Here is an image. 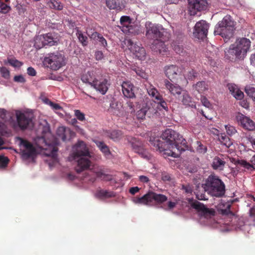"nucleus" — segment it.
Segmentation results:
<instances>
[{"label": "nucleus", "mask_w": 255, "mask_h": 255, "mask_svg": "<svg viewBox=\"0 0 255 255\" xmlns=\"http://www.w3.org/2000/svg\"><path fill=\"white\" fill-rule=\"evenodd\" d=\"M17 140L19 141L20 152L23 160L34 161L36 155L39 153L48 157L45 160L50 167L58 162L56 147L58 143L56 141L53 143H48L43 137H37L34 139L35 146H33L30 142L21 138L17 137Z\"/></svg>", "instance_id": "nucleus-1"}, {"label": "nucleus", "mask_w": 255, "mask_h": 255, "mask_svg": "<svg viewBox=\"0 0 255 255\" xmlns=\"http://www.w3.org/2000/svg\"><path fill=\"white\" fill-rule=\"evenodd\" d=\"M161 137L164 142L161 141L158 137H150L149 142L163 154L177 157L185 149L180 147L179 144L186 147V141L182 135L171 129H166L162 134Z\"/></svg>", "instance_id": "nucleus-2"}, {"label": "nucleus", "mask_w": 255, "mask_h": 255, "mask_svg": "<svg viewBox=\"0 0 255 255\" xmlns=\"http://www.w3.org/2000/svg\"><path fill=\"white\" fill-rule=\"evenodd\" d=\"M90 153L85 143L82 141H79L73 146V152L70 155L69 159L77 161V165L75 170L79 173L90 166Z\"/></svg>", "instance_id": "nucleus-3"}, {"label": "nucleus", "mask_w": 255, "mask_h": 255, "mask_svg": "<svg viewBox=\"0 0 255 255\" xmlns=\"http://www.w3.org/2000/svg\"><path fill=\"white\" fill-rule=\"evenodd\" d=\"M251 46L250 40L246 38L238 39L225 51V56L229 59L235 57L237 59H243Z\"/></svg>", "instance_id": "nucleus-4"}, {"label": "nucleus", "mask_w": 255, "mask_h": 255, "mask_svg": "<svg viewBox=\"0 0 255 255\" xmlns=\"http://www.w3.org/2000/svg\"><path fill=\"white\" fill-rule=\"evenodd\" d=\"M145 27L147 37L154 40L152 48L158 50L160 53L164 54L163 53L166 52L167 48L164 42L158 40V38L161 37L162 35V33L161 31L162 29L150 22H146Z\"/></svg>", "instance_id": "nucleus-5"}, {"label": "nucleus", "mask_w": 255, "mask_h": 255, "mask_svg": "<svg viewBox=\"0 0 255 255\" xmlns=\"http://www.w3.org/2000/svg\"><path fill=\"white\" fill-rule=\"evenodd\" d=\"M204 190L211 196L220 197L225 193V185L224 182L216 175H210L202 184Z\"/></svg>", "instance_id": "nucleus-6"}, {"label": "nucleus", "mask_w": 255, "mask_h": 255, "mask_svg": "<svg viewBox=\"0 0 255 255\" xmlns=\"http://www.w3.org/2000/svg\"><path fill=\"white\" fill-rule=\"evenodd\" d=\"M235 22L229 15L225 16L223 19L219 21L215 27L214 33L216 35H221L226 39H230L233 35Z\"/></svg>", "instance_id": "nucleus-7"}, {"label": "nucleus", "mask_w": 255, "mask_h": 255, "mask_svg": "<svg viewBox=\"0 0 255 255\" xmlns=\"http://www.w3.org/2000/svg\"><path fill=\"white\" fill-rule=\"evenodd\" d=\"M167 200L166 196L156 194L154 192H148L141 197H134L132 200L135 204L148 206L154 205L155 203H162Z\"/></svg>", "instance_id": "nucleus-8"}, {"label": "nucleus", "mask_w": 255, "mask_h": 255, "mask_svg": "<svg viewBox=\"0 0 255 255\" xmlns=\"http://www.w3.org/2000/svg\"><path fill=\"white\" fill-rule=\"evenodd\" d=\"M66 58L61 53L59 52L48 54L44 59V64L52 70H57L65 66Z\"/></svg>", "instance_id": "nucleus-9"}, {"label": "nucleus", "mask_w": 255, "mask_h": 255, "mask_svg": "<svg viewBox=\"0 0 255 255\" xmlns=\"http://www.w3.org/2000/svg\"><path fill=\"white\" fill-rule=\"evenodd\" d=\"M12 121L11 116L6 111L0 109V146L4 144L2 136H9L11 134V129L8 126V123ZM0 147V150L3 149Z\"/></svg>", "instance_id": "nucleus-10"}, {"label": "nucleus", "mask_w": 255, "mask_h": 255, "mask_svg": "<svg viewBox=\"0 0 255 255\" xmlns=\"http://www.w3.org/2000/svg\"><path fill=\"white\" fill-rule=\"evenodd\" d=\"M33 118L31 113H21L17 111V126L22 129H30L33 127Z\"/></svg>", "instance_id": "nucleus-11"}, {"label": "nucleus", "mask_w": 255, "mask_h": 255, "mask_svg": "<svg viewBox=\"0 0 255 255\" xmlns=\"http://www.w3.org/2000/svg\"><path fill=\"white\" fill-rule=\"evenodd\" d=\"M148 95L153 98L155 103L158 104V107L162 108L163 109L167 111L168 107L165 101L163 99L162 96L159 93L158 91L153 86L150 85L147 89Z\"/></svg>", "instance_id": "nucleus-12"}, {"label": "nucleus", "mask_w": 255, "mask_h": 255, "mask_svg": "<svg viewBox=\"0 0 255 255\" xmlns=\"http://www.w3.org/2000/svg\"><path fill=\"white\" fill-rule=\"evenodd\" d=\"M126 44L129 50L138 59L144 60L146 57V52L143 47L133 43L130 39L127 40Z\"/></svg>", "instance_id": "nucleus-13"}, {"label": "nucleus", "mask_w": 255, "mask_h": 255, "mask_svg": "<svg viewBox=\"0 0 255 255\" xmlns=\"http://www.w3.org/2000/svg\"><path fill=\"white\" fill-rule=\"evenodd\" d=\"M209 25L205 20H200L196 23L194 26L193 34L198 39H203L206 37Z\"/></svg>", "instance_id": "nucleus-14"}, {"label": "nucleus", "mask_w": 255, "mask_h": 255, "mask_svg": "<svg viewBox=\"0 0 255 255\" xmlns=\"http://www.w3.org/2000/svg\"><path fill=\"white\" fill-rule=\"evenodd\" d=\"M207 4L206 0H188V8L190 15H194L197 11L206 9Z\"/></svg>", "instance_id": "nucleus-15"}, {"label": "nucleus", "mask_w": 255, "mask_h": 255, "mask_svg": "<svg viewBox=\"0 0 255 255\" xmlns=\"http://www.w3.org/2000/svg\"><path fill=\"white\" fill-rule=\"evenodd\" d=\"M238 123L247 130H253L255 128V124L249 117L239 113L236 117Z\"/></svg>", "instance_id": "nucleus-16"}, {"label": "nucleus", "mask_w": 255, "mask_h": 255, "mask_svg": "<svg viewBox=\"0 0 255 255\" xmlns=\"http://www.w3.org/2000/svg\"><path fill=\"white\" fill-rule=\"evenodd\" d=\"M192 206L199 212L201 215L205 218H210L214 215V210L206 208L203 204L198 201L193 202Z\"/></svg>", "instance_id": "nucleus-17"}, {"label": "nucleus", "mask_w": 255, "mask_h": 255, "mask_svg": "<svg viewBox=\"0 0 255 255\" xmlns=\"http://www.w3.org/2000/svg\"><path fill=\"white\" fill-rule=\"evenodd\" d=\"M164 85L171 95L177 98H179L182 91L184 90L179 85L172 83L168 80L164 81Z\"/></svg>", "instance_id": "nucleus-18"}, {"label": "nucleus", "mask_w": 255, "mask_h": 255, "mask_svg": "<svg viewBox=\"0 0 255 255\" xmlns=\"http://www.w3.org/2000/svg\"><path fill=\"white\" fill-rule=\"evenodd\" d=\"M56 134L58 138L63 141L69 140L75 135L74 132L69 128L65 127H59L57 129Z\"/></svg>", "instance_id": "nucleus-19"}, {"label": "nucleus", "mask_w": 255, "mask_h": 255, "mask_svg": "<svg viewBox=\"0 0 255 255\" xmlns=\"http://www.w3.org/2000/svg\"><path fill=\"white\" fill-rule=\"evenodd\" d=\"M91 87H93L97 91H98L102 95H105L108 91V81L106 79H96Z\"/></svg>", "instance_id": "nucleus-20"}, {"label": "nucleus", "mask_w": 255, "mask_h": 255, "mask_svg": "<svg viewBox=\"0 0 255 255\" xmlns=\"http://www.w3.org/2000/svg\"><path fill=\"white\" fill-rule=\"evenodd\" d=\"M166 76L170 80H175L180 73V68L174 65L166 66L164 67Z\"/></svg>", "instance_id": "nucleus-21"}, {"label": "nucleus", "mask_w": 255, "mask_h": 255, "mask_svg": "<svg viewBox=\"0 0 255 255\" xmlns=\"http://www.w3.org/2000/svg\"><path fill=\"white\" fill-rule=\"evenodd\" d=\"M178 98L183 105L191 108H196L195 102L186 90L183 91L179 98Z\"/></svg>", "instance_id": "nucleus-22"}, {"label": "nucleus", "mask_w": 255, "mask_h": 255, "mask_svg": "<svg viewBox=\"0 0 255 255\" xmlns=\"http://www.w3.org/2000/svg\"><path fill=\"white\" fill-rule=\"evenodd\" d=\"M122 87V92L125 97L130 99L135 97V94L133 92L134 86L130 82H124Z\"/></svg>", "instance_id": "nucleus-23"}, {"label": "nucleus", "mask_w": 255, "mask_h": 255, "mask_svg": "<svg viewBox=\"0 0 255 255\" xmlns=\"http://www.w3.org/2000/svg\"><path fill=\"white\" fill-rule=\"evenodd\" d=\"M106 5L110 9L121 11L125 7L124 0H106Z\"/></svg>", "instance_id": "nucleus-24"}, {"label": "nucleus", "mask_w": 255, "mask_h": 255, "mask_svg": "<svg viewBox=\"0 0 255 255\" xmlns=\"http://www.w3.org/2000/svg\"><path fill=\"white\" fill-rule=\"evenodd\" d=\"M225 158L223 155L215 156L212 161V166L215 170L222 171L224 169L226 164Z\"/></svg>", "instance_id": "nucleus-25"}, {"label": "nucleus", "mask_w": 255, "mask_h": 255, "mask_svg": "<svg viewBox=\"0 0 255 255\" xmlns=\"http://www.w3.org/2000/svg\"><path fill=\"white\" fill-rule=\"evenodd\" d=\"M228 88L231 93L232 95L237 100H242L244 94L238 87V86L234 84H229Z\"/></svg>", "instance_id": "nucleus-26"}, {"label": "nucleus", "mask_w": 255, "mask_h": 255, "mask_svg": "<svg viewBox=\"0 0 255 255\" xmlns=\"http://www.w3.org/2000/svg\"><path fill=\"white\" fill-rule=\"evenodd\" d=\"M43 37L45 45L53 46L57 44L59 41L58 37L52 33L44 34Z\"/></svg>", "instance_id": "nucleus-27"}, {"label": "nucleus", "mask_w": 255, "mask_h": 255, "mask_svg": "<svg viewBox=\"0 0 255 255\" xmlns=\"http://www.w3.org/2000/svg\"><path fill=\"white\" fill-rule=\"evenodd\" d=\"M81 79L83 83L88 84L92 86L93 85L92 83H94L96 78H95L94 72L93 71H89L83 74Z\"/></svg>", "instance_id": "nucleus-28"}, {"label": "nucleus", "mask_w": 255, "mask_h": 255, "mask_svg": "<svg viewBox=\"0 0 255 255\" xmlns=\"http://www.w3.org/2000/svg\"><path fill=\"white\" fill-rule=\"evenodd\" d=\"M115 195L114 192L104 190H99L95 194L96 197L101 199L114 197Z\"/></svg>", "instance_id": "nucleus-29"}, {"label": "nucleus", "mask_w": 255, "mask_h": 255, "mask_svg": "<svg viewBox=\"0 0 255 255\" xmlns=\"http://www.w3.org/2000/svg\"><path fill=\"white\" fill-rule=\"evenodd\" d=\"M95 143L100 150L105 154L108 156L111 154L109 147L103 142L101 141H96Z\"/></svg>", "instance_id": "nucleus-30"}, {"label": "nucleus", "mask_w": 255, "mask_h": 255, "mask_svg": "<svg viewBox=\"0 0 255 255\" xmlns=\"http://www.w3.org/2000/svg\"><path fill=\"white\" fill-rule=\"evenodd\" d=\"M193 87L199 93H204L208 89V85L204 81L197 83L195 85H193Z\"/></svg>", "instance_id": "nucleus-31"}, {"label": "nucleus", "mask_w": 255, "mask_h": 255, "mask_svg": "<svg viewBox=\"0 0 255 255\" xmlns=\"http://www.w3.org/2000/svg\"><path fill=\"white\" fill-rule=\"evenodd\" d=\"M152 109L148 107L147 105L143 106L139 110L137 111L136 113V116L138 119L142 120L145 118L146 113Z\"/></svg>", "instance_id": "nucleus-32"}, {"label": "nucleus", "mask_w": 255, "mask_h": 255, "mask_svg": "<svg viewBox=\"0 0 255 255\" xmlns=\"http://www.w3.org/2000/svg\"><path fill=\"white\" fill-rule=\"evenodd\" d=\"M44 43V37H43V35H38L35 37L34 45L36 48L40 49L45 46V44Z\"/></svg>", "instance_id": "nucleus-33"}, {"label": "nucleus", "mask_w": 255, "mask_h": 255, "mask_svg": "<svg viewBox=\"0 0 255 255\" xmlns=\"http://www.w3.org/2000/svg\"><path fill=\"white\" fill-rule=\"evenodd\" d=\"M47 4L51 8L57 10H61L63 7L60 1L56 0H50Z\"/></svg>", "instance_id": "nucleus-34"}, {"label": "nucleus", "mask_w": 255, "mask_h": 255, "mask_svg": "<svg viewBox=\"0 0 255 255\" xmlns=\"http://www.w3.org/2000/svg\"><path fill=\"white\" fill-rule=\"evenodd\" d=\"M219 140L220 142L224 145L227 147H230L233 143L231 141L230 138L225 134H221L219 136Z\"/></svg>", "instance_id": "nucleus-35"}, {"label": "nucleus", "mask_w": 255, "mask_h": 255, "mask_svg": "<svg viewBox=\"0 0 255 255\" xmlns=\"http://www.w3.org/2000/svg\"><path fill=\"white\" fill-rule=\"evenodd\" d=\"M76 35L79 41L83 46H86L88 44V38L81 31L78 29L76 32Z\"/></svg>", "instance_id": "nucleus-36"}, {"label": "nucleus", "mask_w": 255, "mask_h": 255, "mask_svg": "<svg viewBox=\"0 0 255 255\" xmlns=\"http://www.w3.org/2000/svg\"><path fill=\"white\" fill-rule=\"evenodd\" d=\"M91 38L98 40L104 46H106L107 45V41L104 37L97 32L92 34Z\"/></svg>", "instance_id": "nucleus-37"}, {"label": "nucleus", "mask_w": 255, "mask_h": 255, "mask_svg": "<svg viewBox=\"0 0 255 255\" xmlns=\"http://www.w3.org/2000/svg\"><path fill=\"white\" fill-rule=\"evenodd\" d=\"M238 164L239 166L243 167L245 170L252 171L254 169L253 165L246 160H241V161H238Z\"/></svg>", "instance_id": "nucleus-38"}, {"label": "nucleus", "mask_w": 255, "mask_h": 255, "mask_svg": "<svg viewBox=\"0 0 255 255\" xmlns=\"http://www.w3.org/2000/svg\"><path fill=\"white\" fill-rule=\"evenodd\" d=\"M245 92L249 96L255 101V87L250 85L247 86L245 87Z\"/></svg>", "instance_id": "nucleus-39"}, {"label": "nucleus", "mask_w": 255, "mask_h": 255, "mask_svg": "<svg viewBox=\"0 0 255 255\" xmlns=\"http://www.w3.org/2000/svg\"><path fill=\"white\" fill-rule=\"evenodd\" d=\"M122 136V132L120 130H113L112 131L110 135V137L111 139L114 141L119 140Z\"/></svg>", "instance_id": "nucleus-40"}, {"label": "nucleus", "mask_w": 255, "mask_h": 255, "mask_svg": "<svg viewBox=\"0 0 255 255\" xmlns=\"http://www.w3.org/2000/svg\"><path fill=\"white\" fill-rule=\"evenodd\" d=\"M8 0H0V11L5 13L10 9V7L4 2H7Z\"/></svg>", "instance_id": "nucleus-41"}, {"label": "nucleus", "mask_w": 255, "mask_h": 255, "mask_svg": "<svg viewBox=\"0 0 255 255\" xmlns=\"http://www.w3.org/2000/svg\"><path fill=\"white\" fill-rule=\"evenodd\" d=\"M131 21H128V22L121 23V28L122 31L125 33H128L131 28L132 25L131 24Z\"/></svg>", "instance_id": "nucleus-42"}, {"label": "nucleus", "mask_w": 255, "mask_h": 255, "mask_svg": "<svg viewBox=\"0 0 255 255\" xmlns=\"http://www.w3.org/2000/svg\"><path fill=\"white\" fill-rule=\"evenodd\" d=\"M9 162L8 157L0 155V169L5 168L7 167Z\"/></svg>", "instance_id": "nucleus-43"}, {"label": "nucleus", "mask_w": 255, "mask_h": 255, "mask_svg": "<svg viewBox=\"0 0 255 255\" xmlns=\"http://www.w3.org/2000/svg\"><path fill=\"white\" fill-rule=\"evenodd\" d=\"M136 74L138 75L139 77L147 79L148 77V75L145 71L140 68L137 67L133 69Z\"/></svg>", "instance_id": "nucleus-44"}, {"label": "nucleus", "mask_w": 255, "mask_h": 255, "mask_svg": "<svg viewBox=\"0 0 255 255\" xmlns=\"http://www.w3.org/2000/svg\"><path fill=\"white\" fill-rule=\"evenodd\" d=\"M136 152H138L142 157L148 160L149 159L150 157V154L146 150L141 148L140 146L136 150Z\"/></svg>", "instance_id": "nucleus-45"}, {"label": "nucleus", "mask_w": 255, "mask_h": 255, "mask_svg": "<svg viewBox=\"0 0 255 255\" xmlns=\"http://www.w3.org/2000/svg\"><path fill=\"white\" fill-rule=\"evenodd\" d=\"M0 73L1 76L4 79H8L10 77V72L5 67H0Z\"/></svg>", "instance_id": "nucleus-46"}, {"label": "nucleus", "mask_w": 255, "mask_h": 255, "mask_svg": "<svg viewBox=\"0 0 255 255\" xmlns=\"http://www.w3.org/2000/svg\"><path fill=\"white\" fill-rule=\"evenodd\" d=\"M45 103L49 105L54 110L62 109V108L59 105L53 103L48 99L45 100Z\"/></svg>", "instance_id": "nucleus-47"}, {"label": "nucleus", "mask_w": 255, "mask_h": 255, "mask_svg": "<svg viewBox=\"0 0 255 255\" xmlns=\"http://www.w3.org/2000/svg\"><path fill=\"white\" fill-rule=\"evenodd\" d=\"M74 115L77 119L80 121H83L85 120V114L79 110H74Z\"/></svg>", "instance_id": "nucleus-48"}, {"label": "nucleus", "mask_w": 255, "mask_h": 255, "mask_svg": "<svg viewBox=\"0 0 255 255\" xmlns=\"http://www.w3.org/2000/svg\"><path fill=\"white\" fill-rule=\"evenodd\" d=\"M225 128L228 134L232 135L237 132V130L235 128L231 125H226Z\"/></svg>", "instance_id": "nucleus-49"}, {"label": "nucleus", "mask_w": 255, "mask_h": 255, "mask_svg": "<svg viewBox=\"0 0 255 255\" xmlns=\"http://www.w3.org/2000/svg\"><path fill=\"white\" fill-rule=\"evenodd\" d=\"M173 49L178 54H181L183 52V47L182 46L176 43H173L172 45Z\"/></svg>", "instance_id": "nucleus-50"}, {"label": "nucleus", "mask_w": 255, "mask_h": 255, "mask_svg": "<svg viewBox=\"0 0 255 255\" xmlns=\"http://www.w3.org/2000/svg\"><path fill=\"white\" fill-rule=\"evenodd\" d=\"M94 172L95 173L97 177L101 178L104 179L106 177L105 175L103 173L101 169L96 168L94 169Z\"/></svg>", "instance_id": "nucleus-51"}, {"label": "nucleus", "mask_w": 255, "mask_h": 255, "mask_svg": "<svg viewBox=\"0 0 255 255\" xmlns=\"http://www.w3.org/2000/svg\"><path fill=\"white\" fill-rule=\"evenodd\" d=\"M201 102L202 105L205 107L210 108L211 107V104H210V102L205 96H201Z\"/></svg>", "instance_id": "nucleus-52"}, {"label": "nucleus", "mask_w": 255, "mask_h": 255, "mask_svg": "<svg viewBox=\"0 0 255 255\" xmlns=\"http://www.w3.org/2000/svg\"><path fill=\"white\" fill-rule=\"evenodd\" d=\"M4 64H9L10 66L16 67V60L14 58H7V60L3 61Z\"/></svg>", "instance_id": "nucleus-53"}, {"label": "nucleus", "mask_w": 255, "mask_h": 255, "mask_svg": "<svg viewBox=\"0 0 255 255\" xmlns=\"http://www.w3.org/2000/svg\"><path fill=\"white\" fill-rule=\"evenodd\" d=\"M127 104L129 108V110H130V113L134 112V104L133 102L131 101L130 100H128V101H127Z\"/></svg>", "instance_id": "nucleus-54"}, {"label": "nucleus", "mask_w": 255, "mask_h": 255, "mask_svg": "<svg viewBox=\"0 0 255 255\" xmlns=\"http://www.w3.org/2000/svg\"><path fill=\"white\" fill-rule=\"evenodd\" d=\"M198 147L197 150L200 153H205L207 151V148L204 147L200 142L197 141Z\"/></svg>", "instance_id": "nucleus-55"}, {"label": "nucleus", "mask_w": 255, "mask_h": 255, "mask_svg": "<svg viewBox=\"0 0 255 255\" xmlns=\"http://www.w3.org/2000/svg\"><path fill=\"white\" fill-rule=\"evenodd\" d=\"M161 179L164 181H167L170 180L171 177L168 173L163 172L161 174Z\"/></svg>", "instance_id": "nucleus-56"}, {"label": "nucleus", "mask_w": 255, "mask_h": 255, "mask_svg": "<svg viewBox=\"0 0 255 255\" xmlns=\"http://www.w3.org/2000/svg\"><path fill=\"white\" fill-rule=\"evenodd\" d=\"M133 140V141H130V142H131V145L132 147L136 150L139 146V143L138 141H136L135 139H132Z\"/></svg>", "instance_id": "nucleus-57"}, {"label": "nucleus", "mask_w": 255, "mask_h": 255, "mask_svg": "<svg viewBox=\"0 0 255 255\" xmlns=\"http://www.w3.org/2000/svg\"><path fill=\"white\" fill-rule=\"evenodd\" d=\"M131 21L130 17L128 16H122L120 19V22L124 23V22H128V21Z\"/></svg>", "instance_id": "nucleus-58"}, {"label": "nucleus", "mask_w": 255, "mask_h": 255, "mask_svg": "<svg viewBox=\"0 0 255 255\" xmlns=\"http://www.w3.org/2000/svg\"><path fill=\"white\" fill-rule=\"evenodd\" d=\"M27 73L30 76H35L36 75V71L32 67H28L27 68Z\"/></svg>", "instance_id": "nucleus-59"}, {"label": "nucleus", "mask_w": 255, "mask_h": 255, "mask_svg": "<svg viewBox=\"0 0 255 255\" xmlns=\"http://www.w3.org/2000/svg\"><path fill=\"white\" fill-rule=\"evenodd\" d=\"M95 57L97 60H100L103 59V54L101 51H98L95 53Z\"/></svg>", "instance_id": "nucleus-60"}, {"label": "nucleus", "mask_w": 255, "mask_h": 255, "mask_svg": "<svg viewBox=\"0 0 255 255\" xmlns=\"http://www.w3.org/2000/svg\"><path fill=\"white\" fill-rule=\"evenodd\" d=\"M139 190V188L138 187H133L130 188L129 193L132 195H134L136 193L138 192Z\"/></svg>", "instance_id": "nucleus-61"}, {"label": "nucleus", "mask_w": 255, "mask_h": 255, "mask_svg": "<svg viewBox=\"0 0 255 255\" xmlns=\"http://www.w3.org/2000/svg\"><path fill=\"white\" fill-rule=\"evenodd\" d=\"M197 74V73L195 71L192 70L191 71L189 72L188 78L192 79V78H194L195 77H196Z\"/></svg>", "instance_id": "nucleus-62"}, {"label": "nucleus", "mask_w": 255, "mask_h": 255, "mask_svg": "<svg viewBox=\"0 0 255 255\" xmlns=\"http://www.w3.org/2000/svg\"><path fill=\"white\" fill-rule=\"evenodd\" d=\"M250 60L251 64L255 67V53L251 55Z\"/></svg>", "instance_id": "nucleus-63"}, {"label": "nucleus", "mask_w": 255, "mask_h": 255, "mask_svg": "<svg viewBox=\"0 0 255 255\" xmlns=\"http://www.w3.org/2000/svg\"><path fill=\"white\" fill-rule=\"evenodd\" d=\"M249 215L251 217H254L255 216V207L253 206L251 208L249 211Z\"/></svg>", "instance_id": "nucleus-64"}]
</instances>
